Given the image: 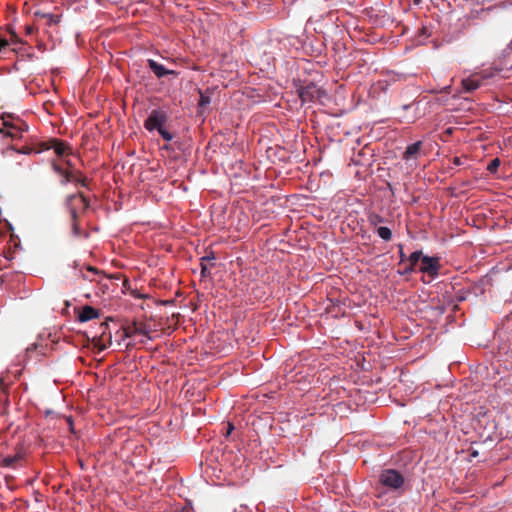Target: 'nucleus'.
<instances>
[{"label": "nucleus", "instance_id": "obj_1", "mask_svg": "<svg viewBox=\"0 0 512 512\" xmlns=\"http://www.w3.org/2000/svg\"><path fill=\"white\" fill-rule=\"evenodd\" d=\"M167 120L168 114L164 109H153L144 121V128L149 132L157 131L165 141L170 142L174 136L165 128Z\"/></svg>", "mask_w": 512, "mask_h": 512}, {"label": "nucleus", "instance_id": "obj_2", "mask_svg": "<svg viewBox=\"0 0 512 512\" xmlns=\"http://www.w3.org/2000/svg\"><path fill=\"white\" fill-rule=\"evenodd\" d=\"M404 481L403 475L395 469H385L380 475L381 484L393 490L401 489Z\"/></svg>", "mask_w": 512, "mask_h": 512}, {"label": "nucleus", "instance_id": "obj_3", "mask_svg": "<svg viewBox=\"0 0 512 512\" xmlns=\"http://www.w3.org/2000/svg\"><path fill=\"white\" fill-rule=\"evenodd\" d=\"M66 204L74 220L79 210H85L89 206L87 199L82 194H72L68 196Z\"/></svg>", "mask_w": 512, "mask_h": 512}, {"label": "nucleus", "instance_id": "obj_4", "mask_svg": "<svg viewBox=\"0 0 512 512\" xmlns=\"http://www.w3.org/2000/svg\"><path fill=\"white\" fill-rule=\"evenodd\" d=\"M322 91L313 83L298 89V95L303 103L312 102L321 97Z\"/></svg>", "mask_w": 512, "mask_h": 512}, {"label": "nucleus", "instance_id": "obj_5", "mask_svg": "<svg viewBox=\"0 0 512 512\" xmlns=\"http://www.w3.org/2000/svg\"><path fill=\"white\" fill-rule=\"evenodd\" d=\"M12 117L8 116L3 117V127L0 128V133H2L5 136H9L11 138H19L22 135V131L24 130L22 128L23 123L16 124L10 121Z\"/></svg>", "mask_w": 512, "mask_h": 512}, {"label": "nucleus", "instance_id": "obj_6", "mask_svg": "<svg viewBox=\"0 0 512 512\" xmlns=\"http://www.w3.org/2000/svg\"><path fill=\"white\" fill-rule=\"evenodd\" d=\"M440 264L438 258L423 256L421 258L420 271L427 273L431 277H435L439 273Z\"/></svg>", "mask_w": 512, "mask_h": 512}, {"label": "nucleus", "instance_id": "obj_7", "mask_svg": "<svg viewBox=\"0 0 512 512\" xmlns=\"http://www.w3.org/2000/svg\"><path fill=\"white\" fill-rule=\"evenodd\" d=\"M147 65L150 68V70L154 73V75L159 79L163 78L165 76H168V75H173V76L179 75V73L177 71L172 70V69H167L165 66L158 63L154 59H148Z\"/></svg>", "mask_w": 512, "mask_h": 512}, {"label": "nucleus", "instance_id": "obj_8", "mask_svg": "<svg viewBox=\"0 0 512 512\" xmlns=\"http://www.w3.org/2000/svg\"><path fill=\"white\" fill-rule=\"evenodd\" d=\"M260 71L264 73L266 76H270L275 71V58L272 55V53H267L264 51L262 59H261V66Z\"/></svg>", "mask_w": 512, "mask_h": 512}, {"label": "nucleus", "instance_id": "obj_9", "mask_svg": "<svg viewBox=\"0 0 512 512\" xmlns=\"http://www.w3.org/2000/svg\"><path fill=\"white\" fill-rule=\"evenodd\" d=\"M99 316L98 310L93 308L92 306L86 305L84 306L78 314L79 322H87L92 319H95Z\"/></svg>", "mask_w": 512, "mask_h": 512}, {"label": "nucleus", "instance_id": "obj_10", "mask_svg": "<svg viewBox=\"0 0 512 512\" xmlns=\"http://www.w3.org/2000/svg\"><path fill=\"white\" fill-rule=\"evenodd\" d=\"M481 86V80L477 74H474L462 80V87L465 92H473Z\"/></svg>", "mask_w": 512, "mask_h": 512}, {"label": "nucleus", "instance_id": "obj_11", "mask_svg": "<svg viewBox=\"0 0 512 512\" xmlns=\"http://www.w3.org/2000/svg\"><path fill=\"white\" fill-rule=\"evenodd\" d=\"M421 147H422L421 141H417L413 144L408 145L404 152L403 158L405 160L415 158Z\"/></svg>", "mask_w": 512, "mask_h": 512}, {"label": "nucleus", "instance_id": "obj_12", "mask_svg": "<svg viewBox=\"0 0 512 512\" xmlns=\"http://www.w3.org/2000/svg\"><path fill=\"white\" fill-rule=\"evenodd\" d=\"M53 169L57 174H59L62 177V179H61L62 185H66L67 183H69L73 180L72 171L64 170L56 163H53Z\"/></svg>", "mask_w": 512, "mask_h": 512}, {"label": "nucleus", "instance_id": "obj_13", "mask_svg": "<svg viewBox=\"0 0 512 512\" xmlns=\"http://www.w3.org/2000/svg\"><path fill=\"white\" fill-rule=\"evenodd\" d=\"M125 335L127 337L140 335V336L145 337L147 340L151 339V337L149 335V331H147L144 328L138 327V326H134L133 328H129L128 330H126Z\"/></svg>", "mask_w": 512, "mask_h": 512}, {"label": "nucleus", "instance_id": "obj_14", "mask_svg": "<svg viewBox=\"0 0 512 512\" xmlns=\"http://www.w3.org/2000/svg\"><path fill=\"white\" fill-rule=\"evenodd\" d=\"M51 148H53L55 154L59 157L64 156L69 150V147L66 144L58 140H53Z\"/></svg>", "mask_w": 512, "mask_h": 512}, {"label": "nucleus", "instance_id": "obj_15", "mask_svg": "<svg viewBox=\"0 0 512 512\" xmlns=\"http://www.w3.org/2000/svg\"><path fill=\"white\" fill-rule=\"evenodd\" d=\"M422 252L421 251H414L409 256V262L410 265L405 269V273L411 272L414 270V267L417 265L418 261L422 258Z\"/></svg>", "mask_w": 512, "mask_h": 512}, {"label": "nucleus", "instance_id": "obj_16", "mask_svg": "<svg viewBox=\"0 0 512 512\" xmlns=\"http://www.w3.org/2000/svg\"><path fill=\"white\" fill-rule=\"evenodd\" d=\"M21 459L20 454L14 456H6L1 460L2 467H14L15 464Z\"/></svg>", "mask_w": 512, "mask_h": 512}, {"label": "nucleus", "instance_id": "obj_17", "mask_svg": "<svg viewBox=\"0 0 512 512\" xmlns=\"http://www.w3.org/2000/svg\"><path fill=\"white\" fill-rule=\"evenodd\" d=\"M377 234L380 238L385 241H390L392 239V232L388 227L380 226L377 228Z\"/></svg>", "mask_w": 512, "mask_h": 512}, {"label": "nucleus", "instance_id": "obj_18", "mask_svg": "<svg viewBox=\"0 0 512 512\" xmlns=\"http://www.w3.org/2000/svg\"><path fill=\"white\" fill-rule=\"evenodd\" d=\"M72 178H73V180L71 182H73V183L80 184L83 187H85L87 185L86 179L84 177H82V175L79 172L72 171Z\"/></svg>", "mask_w": 512, "mask_h": 512}, {"label": "nucleus", "instance_id": "obj_19", "mask_svg": "<svg viewBox=\"0 0 512 512\" xmlns=\"http://www.w3.org/2000/svg\"><path fill=\"white\" fill-rule=\"evenodd\" d=\"M201 262V274L205 276L208 272V266L205 264L206 261L214 260V256H205L203 257Z\"/></svg>", "mask_w": 512, "mask_h": 512}, {"label": "nucleus", "instance_id": "obj_20", "mask_svg": "<svg viewBox=\"0 0 512 512\" xmlns=\"http://www.w3.org/2000/svg\"><path fill=\"white\" fill-rule=\"evenodd\" d=\"M86 271H87V273H86V274H83V277H84L85 279H88V280H90V281H93V280H94L93 276L97 274V270H96V268H94V267H92V266H88V267L86 268Z\"/></svg>", "mask_w": 512, "mask_h": 512}, {"label": "nucleus", "instance_id": "obj_21", "mask_svg": "<svg viewBox=\"0 0 512 512\" xmlns=\"http://www.w3.org/2000/svg\"><path fill=\"white\" fill-rule=\"evenodd\" d=\"M369 222L371 225L377 226L379 223L383 222V218L380 215L373 213L369 216Z\"/></svg>", "mask_w": 512, "mask_h": 512}, {"label": "nucleus", "instance_id": "obj_22", "mask_svg": "<svg viewBox=\"0 0 512 512\" xmlns=\"http://www.w3.org/2000/svg\"><path fill=\"white\" fill-rule=\"evenodd\" d=\"M499 165H500V160H499L498 158H495V159H493V160L489 163V165H488L487 169H488V171H490V172H492V173H493V172H495V171L497 170V168H498V166H499Z\"/></svg>", "mask_w": 512, "mask_h": 512}, {"label": "nucleus", "instance_id": "obj_23", "mask_svg": "<svg viewBox=\"0 0 512 512\" xmlns=\"http://www.w3.org/2000/svg\"><path fill=\"white\" fill-rule=\"evenodd\" d=\"M210 103V97L205 95L204 93L200 92V100H199V105L200 106H206Z\"/></svg>", "mask_w": 512, "mask_h": 512}, {"label": "nucleus", "instance_id": "obj_24", "mask_svg": "<svg viewBox=\"0 0 512 512\" xmlns=\"http://www.w3.org/2000/svg\"><path fill=\"white\" fill-rule=\"evenodd\" d=\"M258 146H260V149H263V148L266 149V152L268 154L267 157H268V159H270L271 158L270 152L272 149L270 147H267L266 145H264L262 140H258Z\"/></svg>", "mask_w": 512, "mask_h": 512}, {"label": "nucleus", "instance_id": "obj_25", "mask_svg": "<svg viewBox=\"0 0 512 512\" xmlns=\"http://www.w3.org/2000/svg\"><path fill=\"white\" fill-rule=\"evenodd\" d=\"M453 163H454L455 165H461V164H462V161H461V159H460L459 157H455V158L453 159Z\"/></svg>", "mask_w": 512, "mask_h": 512}, {"label": "nucleus", "instance_id": "obj_26", "mask_svg": "<svg viewBox=\"0 0 512 512\" xmlns=\"http://www.w3.org/2000/svg\"><path fill=\"white\" fill-rule=\"evenodd\" d=\"M233 429L234 426L231 423H228L227 435H229Z\"/></svg>", "mask_w": 512, "mask_h": 512}, {"label": "nucleus", "instance_id": "obj_27", "mask_svg": "<svg viewBox=\"0 0 512 512\" xmlns=\"http://www.w3.org/2000/svg\"><path fill=\"white\" fill-rule=\"evenodd\" d=\"M36 349H37V345H36V344H34V345H32L31 347H28V348H27V352H31L32 350H36Z\"/></svg>", "mask_w": 512, "mask_h": 512}, {"label": "nucleus", "instance_id": "obj_28", "mask_svg": "<svg viewBox=\"0 0 512 512\" xmlns=\"http://www.w3.org/2000/svg\"><path fill=\"white\" fill-rule=\"evenodd\" d=\"M247 422H248V423H251V424H254V419H253V415H252V414H250V415L248 416V420H247Z\"/></svg>", "mask_w": 512, "mask_h": 512}, {"label": "nucleus", "instance_id": "obj_29", "mask_svg": "<svg viewBox=\"0 0 512 512\" xmlns=\"http://www.w3.org/2000/svg\"><path fill=\"white\" fill-rule=\"evenodd\" d=\"M7 45L5 40H0V50Z\"/></svg>", "mask_w": 512, "mask_h": 512}, {"label": "nucleus", "instance_id": "obj_30", "mask_svg": "<svg viewBox=\"0 0 512 512\" xmlns=\"http://www.w3.org/2000/svg\"><path fill=\"white\" fill-rule=\"evenodd\" d=\"M404 257H405V254L403 253L402 246L400 245V258L402 261L404 260Z\"/></svg>", "mask_w": 512, "mask_h": 512}, {"label": "nucleus", "instance_id": "obj_31", "mask_svg": "<svg viewBox=\"0 0 512 512\" xmlns=\"http://www.w3.org/2000/svg\"><path fill=\"white\" fill-rule=\"evenodd\" d=\"M74 233L76 235L79 234L78 227L76 226V224H74Z\"/></svg>", "mask_w": 512, "mask_h": 512}, {"label": "nucleus", "instance_id": "obj_32", "mask_svg": "<svg viewBox=\"0 0 512 512\" xmlns=\"http://www.w3.org/2000/svg\"><path fill=\"white\" fill-rule=\"evenodd\" d=\"M422 0H413V3L416 4V5H419L421 3Z\"/></svg>", "mask_w": 512, "mask_h": 512}]
</instances>
